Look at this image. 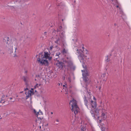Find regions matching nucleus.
<instances>
[{"mask_svg": "<svg viewBox=\"0 0 131 131\" xmlns=\"http://www.w3.org/2000/svg\"><path fill=\"white\" fill-rule=\"evenodd\" d=\"M72 41L75 42L74 45L73 50L75 53L78 55V57L81 63L84 62V59L86 57L88 54V51L84 48L82 44H79L77 41V36L73 35L71 38Z\"/></svg>", "mask_w": 131, "mask_h": 131, "instance_id": "nucleus-1", "label": "nucleus"}, {"mask_svg": "<svg viewBox=\"0 0 131 131\" xmlns=\"http://www.w3.org/2000/svg\"><path fill=\"white\" fill-rule=\"evenodd\" d=\"M85 90L83 92V95L84 96V101L85 105L88 109L90 110V112L91 113L92 116L93 117L94 119H95V116L94 112H98L99 111L97 108V104L95 102L96 98L95 97L93 96V99L94 100L93 101L91 100V99H89V101H88H88L87 100V98L85 94H87L88 96H89V97H91V93L88 92L87 90V89L86 87H84Z\"/></svg>", "mask_w": 131, "mask_h": 131, "instance_id": "nucleus-2", "label": "nucleus"}, {"mask_svg": "<svg viewBox=\"0 0 131 131\" xmlns=\"http://www.w3.org/2000/svg\"><path fill=\"white\" fill-rule=\"evenodd\" d=\"M57 60V63L55 64L59 68H64L67 70L70 69L73 70L75 69V67L73 64L72 59L69 56L66 57L65 59H62L61 62L58 60Z\"/></svg>", "mask_w": 131, "mask_h": 131, "instance_id": "nucleus-3", "label": "nucleus"}, {"mask_svg": "<svg viewBox=\"0 0 131 131\" xmlns=\"http://www.w3.org/2000/svg\"><path fill=\"white\" fill-rule=\"evenodd\" d=\"M51 59L52 57L50 54L47 52L44 51L43 54H39L37 60L38 63L41 65L48 66L49 65L48 60H50Z\"/></svg>", "mask_w": 131, "mask_h": 131, "instance_id": "nucleus-4", "label": "nucleus"}, {"mask_svg": "<svg viewBox=\"0 0 131 131\" xmlns=\"http://www.w3.org/2000/svg\"><path fill=\"white\" fill-rule=\"evenodd\" d=\"M62 27L60 26L59 27V29H57L58 35H57L55 37L54 36L52 37V38L54 39V38H55L56 39V40H54V42L60 44L62 42H63L64 40L65 39V37L64 35V32H63L61 30Z\"/></svg>", "mask_w": 131, "mask_h": 131, "instance_id": "nucleus-5", "label": "nucleus"}, {"mask_svg": "<svg viewBox=\"0 0 131 131\" xmlns=\"http://www.w3.org/2000/svg\"><path fill=\"white\" fill-rule=\"evenodd\" d=\"M82 67L84 68L83 70H82V76L83 80L85 82L86 84H88L90 81V77L89 73L85 66H84V64H82Z\"/></svg>", "mask_w": 131, "mask_h": 131, "instance_id": "nucleus-6", "label": "nucleus"}, {"mask_svg": "<svg viewBox=\"0 0 131 131\" xmlns=\"http://www.w3.org/2000/svg\"><path fill=\"white\" fill-rule=\"evenodd\" d=\"M111 1L112 3L115 6H116L117 8H118L117 12L118 14H119V16H121L123 19H125L126 16L122 10L120 5L118 3L117 0H111Z\"/></svg>", "mask_w": 131, "mask_h": 131, "instance_id": "nucleus-7", "label": "nucleus"}, {"mask_svg": "<svg viewBox=\"0 0 131 131\" xmlns=\"http://www.w3.org/2000/svg\"><path fill=\"white\" fill-rule=\"evenodd\" d=\"M70 106H71L72 108L71 110L72 112H74L75 114H77L79 111V108L77 105V101L73 99L70 101L69 103Z\"/></svg>", "mask_w": 131, "mask_h": 131, "instance_id": "nucleus-8", "label": "nucleus"}, {"mask_svg": "<svg viewBox=\"0 0 131 131\" xmlns=\"http://www.w3.org/2000/svg\"><path fill=\"white\" fill-rule=\"evenodd\" d=\"M15 41H13L12 43H10L9 44H8L7 48H8V50L11 53L13 52V45H14V48L15 49V51L14 52H16V50L17 49V43H15Z\"/></svg>", "mask_w": 131, "mask_h": 131, "instance_id": "nucleus-9", "label": "nucleus"}, {"mask_svg": "<svg viewBox=\"0 0 131 131\" xmlns=\"http://www.w3.org/2000/svg\"><path fill=\"white\" fill-rule=\"evenodd\" d=\"M25 94L26 95L27 99L30 96L32 95H33L34 94V89H31V90H28L27 92H25Z\"/></svg>", "mask_w": 131, "mask_h": 131, "instance_id": "nucleus-10", "label": "nucleus"}, {"mask_svg": "<svg viewBox=\"0 0 131 131\" xmlns=\"http://www.w3.org/2000/svg\"><path fill=\"white\" fill-rule=\"evenodd\" d=\"M61 53L65 56V58L64 59H65L66 57H67L68 56H69L71 58L68 53L67 49H63L61 51Z\"/></svg>", "mask_w": 131, "mask_h": 131, "instance_id": "nucleus-11", "label": "nucleus"}, {"mask_svg": "<svg viewBox=\"0 0 131 131\" xmlns=\"http://www.w3.org/2000/svg\"><path fill=\"white\" fill-rule=\"evenodd\" d=\"M102 112H103L102 114L101 117L102 118V119L103 120H105L107 118L106 116L105 115V113H106V110L104 109H102Z\"/></svg>", "mask_w": 131, "mask_h": 131, "instance_id": "nucleus-12", "label": "nucleus"}, {"mask_svg": "<svg viewBox=\"0 0 131 131\" xmlns=\"http://www.w3.org/2000/svg\"><path fill=\"white\" fill-rule=\"evenodd\" d=\"M60 49V48L57 46H56V47L51 46L50 47V50L51 51L53 50L54 51H58Z\"/></svg>", "mask_w": 131, "mask_h": 131, "instance_id": "nucleus-13", "label": "nucleus"}, {"mask_svg": "<svg viewBox=\"0 0 131 131\" xmlns=\"http://www.w3.org/2000/svg\"><path fill=\"white\" fill-rule=\"evenodd\" d=\"M60 52H58L56 54L55 56L56 57L54 59V60H58V58L59 57V55L60 54Z\"/></svg>", "mask_w": 131, "mask_h": 131, "instance_id": "nucleus-14", "label": "nucleus"}, {"mask_svg": "<svg viewBox=\"0 0 131 131\" xmlns=\"http://www.w3.org/2000/svg\"><path fill=\"white\" fill-rule=\"evenodd\" d=\"M22 79L26 83L28 81L29 79L28 77L27 76H23L22 77Z\"/></svg>", "mask_w": 131, "mask_h": 131, "instance_id": "nucleus-15", "label": "nucleus"}, {"mask_svg": "<svg viewBox=\"0 0 131 131\" xmlns=\"http://www.w3.org/2000/svg\"><path fill=\"white\" fill-rule=\"evenodd\" d=\"M14 2L20 4L24 3V1L23 0H15Z\"/></svg>", "mask_w": 131, "mask_h": 131, "instance_id": "nucleus-16", "label": "nucleus"}, {"mask_svg": "<svg viewBox=\"0 0 131 131\" xmlns=\"http://www.w3.org/2000/svg\"><path fill=\"white\" fill-rule=\"evenodd\" d=\"M64 80L65 78L66 79H67L68 78V81H69L70 82H71V79L70 77H69V76L68 75H68H65L64 76Z\"/></svg>", "mask_w": 131, "mask_h": 131, "instance_id": "nucleus-17", "label": "nucleus"}, {"mask_svg": "<svg viewBox=\"0 0 131 131\" xmlns=\"http://www.w3.org/2000/svg\"><path fill=\"white\" fill-rule=\"evenodd\" d=\"M57 5L59 6L61 8H63L64 6V4L62 3H60L59 4Z\"/></svg>", "mask_w": 131, "mask_h": 131, "instance_id": "nucleus-18", "label": "nucleus"}, {"mask_svg": "<svg viewBox=\"0 0 131 131\" xmlns=\"http://www.w3.org/2000/svg\"><path fill=\"white\" fill-rule=\"evenodd\" d=\"M38 115H43V113L41 111V110H39L38 112H37L36 115L38 116Z\"/></svg>", "mask_w": 131, "mask_h": 131, "instance_id": "nucleus-19", "label": "nucleus"}, {"mask_svg": "<svg viewBox=\"0 0 131 131\" xmlns=\"http://www.w3.org/2000/svg\"><path fill=\"white\" fill-rule=\"evenodd\" d=\"M110 60V59L109 58V56L108 55L107 56L106 58L105 59V61L106 62H108Z\"/></svg>", "mask_w": 131, "mask_h": 131, "instance_id": "nucleus-20", "label": "nucleus"}, {"mask_svg": "<svg viewBox=\"0 0 131 131\" xmlns=\"http://www.w3.org/2000/svg\"><path fill=\"white\" fill-rule=\"evenodd\" d=\"M41 85V84H36L34 86V89H36L39 86H40Z\"/></svg>", "mask_w": 131, "mask_h": 131, "instance_id": "nucleus-21", "label": "nucleus"}, {"mask_svg": "<svg viewBox=\"0 0 131 131\" xmlns=\"http://www.w3.org/2000/svg\"><path fill=\"white\" fill-rule=\"evenodd\" d=\"M36 77L37 78H40L42 77V75H37L36 76Z\"/></svg>", "mask_w": 131, "mask_h": 131, "instance_id": "nucleus-22", "label": "nucleus"}, {"mask_svg": "<svg viewBox=\"0 0 131 131\" xmlns=\"http://www.w3.org/2000/svg\"><path fill=\"white\" fill-rule=\"evenodd\" d=\"M58 18L59 19H60L61 18V16H62L61 15V14H58Z\"/></svg>", "mask_w": 131, "mask_h": 131, "instance_id": "nucleus-23", "label": "nucleus"}, {"mask_svg": "<svg viewBox=\"0 0 131 131\" xmlns=\"http://www.w3.org/2000/svg\"><path fill=\"white\" fill-rule=\"evenodd\" d=\"M33 111L34 114L36 115V114H37V112L36 111L35 109H34L33 110Z\"/></svg>", "mask_w": 131, "mask_h": 131, "instance_id": "nucleus-24", "label": "nucleus"}, {"mask_svg": "<svg viewBox=\"0 0 131 131\" xmlns=\"http://www.w3.org/2000/svg\"><path fill=\"white\" fill-rule=\"evenodd\" d=\"M101 89V86H99V90L100 91Z\"/></svg>", "mask_w": 131, "mask_h": 131, "instance_id": "nucleus-25", "label": "nucleus"}, {"mask_svg": "<svg viewBox=\"0 0 131 131\" xmlns=\"http://www.w3.org/2000/svg\"><path fill=\"white\" fill-rule=\"evenodd\" d=\"M4 102H5V101L4 102V101H3L2 100L1 101V103H4Z\"/></svg>", "mask_w": 131, "mask_h": 131, "instance_id": "nucleus-26", "label": "nucleus"}, {"mask_svg": "<svg viewBox=\"0 0 131 131\" xmlns=\"http://www.w3.org/2000/svg\"><path fill=\"white\" fill-rule=\"evenodd\" d=\"M5 39H7V40H8V39L9 38L8 37H6L5 38Z\"/></svg>", "mask_w": 131, "mask_h": 131, "instance_id": "nucleus-27", "label": "nucleus"}, {"mask_svg": "<svg viewBox=\"0 0 131 131\" xmlns=\"http://www.w3.org/2000/svg\"><path fill=\"white\" fill-rule=\"evenodd\" d=\"M101 121H101V120L100 119V120H99V123H100L101 122Z\"/></svg>", "mask_w": 131, "mask_h": 131, "instance_id": "nucleus-28", "label": "nucleus"}, {"mask_svg": "<svg viewBox=\"0 0 131 131\" xmlns=\"http://www.w3.org/2000/svg\"><path fill=\"white\" fill-rule=\"evenodd\" d=\"M92 130L94 131V128L93 127H92Z\"/></svg>", "mask_w": 131, "mask_h": 131, "instance_id": "nucleus-29", "label": "nucleus"}, {"mask_svg": "<svg viewBox=\"0 0 131 131\" xmlns=\"http://www.w3.org/2000/svg\"><path fill=\"white\" fill-rule=\"evenodd\" d=\"M28 90V89L27 88H26L25 89V91H26V90Z\"/></svg>", "mask_w": 131, "mask_h": 131, "instance_id": "nucleus-30", "label": "nucleus"}, {"mask_svg": "<svg viewBox=\"0 0 131 131\" xmlns=\"http://www.w3.org/2000/svg\"><path fill=\"white\" fill-rule=\"evenodd\" d=\"M56 121L57 122H59V120L57 119L56 120Z\"/></svg>", "mask_w": 131, "mask_h": 131, "instance_id": "nucleus-31", "label": "nucleus"}, {"mask_svg": "<svg viewBox=\"0 0 131 131\" xmlns=\"http://www.w3.org/2000/svg\"><path fill=\"white\" fill-rule=\"evenodd\" d=\"M65 85H66V84L65 85H63V87H66V86H65Z\"/></svg>", "mask_w": 131, "mask_h": 131, "instance_id": "nucleus-32", "label": "nucleus"}, {"mask_svg": "<svg viewBox=\"0 0 131 131\" xmlns=\"http://www.w3.org/2000/svg\"><path fill=\"white\" fill-rule=\"evenodd\" d=\"M72 87L71 86H69V91H70V89Z\"/></svg>", "mask_w": 131, "mask_h": 131, "instance_id": "nucleus-33", "label": "nucleus"}, {"mask_svg": "<svg viewBox=\"0 0 131 131\" xmlns=\"http://www.w3.org/2000/svg\"><path fill=\"white\" fill-rule=\"evenodd\" d=\"M46 33H47V32H44V34H45H45H46Z\"/></svg>", "mask_w": 131, "mask_h": 131, "instance_id": "nucleus-34", "label": "nucleus"}, {"mask_svg": "<svg viewBox=\"0 0 131 131\" xmlns=\"http://www.w3.org/2000/svg\"><path fill=\"white\" fill-rule=\"evenodd\" d=\"M114 25L115 26H116L117 25V24L116 23L114 24Z\"/></svg>", "mask_w": 131, "mask_h": 131, "instance_id": "nucleus-35", "label": "nucleus"}, {"mask_svg": "<svg viewBox=\"0 0 131 131\" xmlns=\"http://www.w3.org/2000/svg\"><path fill=\"white\" fill-rule=\"evenodd\" d=\"M98 119H99V117H98L97 118V120H98Z\"/></svg>", "mask_w": 131, "mask_h": 131, "instance_id": "nucleus-36", "label": "nucleus"}, {"mask_svg": "<svg viewBox=\"0 0 131 131\" xmlns=\"http://www.w3.org/2000/svg\"><path fill=\"white\" fill-rule=\"evenodd\" d=\"M51 114H53V113L52 112H51Z\"/></svg>", "mask_w": 131, "mask_h": 131, "instance_id": "nucleus-37", "label": "nucleus"}, {"mask_svg": "<svg viewBox=\"0 0 131 131\" xmlns=\"http://www.w3.org/2000/svg\"><path fill=\"white\" fill-rule=\"evenodd\" d=\"M97 83H99V82L97 81Z\"/></svg>", "mask_w": 131, "mask_h": 131, "instance_id": "nucleus-38", "label": "nucleus"}, {"mask_svg": "<svg viewBox=\"0 0 131 131\" xmlns=\"http://www.w3.org/2000/svg\"><path fill=\"white\" fill-rule=\"evenodd\" d=\"M50 117L51 118L52 117V116H50Z\"/></svg>", "mask_w": 131, "mask_h": 131, "instance_id": "nucleus-39", "label": "nucleus"}, {"mask_svg": "<svg viewBox=\"0 0 131 131\" xmlns=\"http://www.w3.org/2000/svg\"><path fill=\"white\" fill-rule=\"evenodd\" d=\"M16 56V54H14V57H15V56Z\"/></svg>", "mask_w": 131, "mask_h": 131, "instance_id": "nucleus-40", "label": "nucleus"}, {"mask_svg": "<svg viewBox=\"0 0 131 131\" xmlns=\"http://www.w3.org/2000/svg\"><path fill=\"white\" fill-rule=\"evenodd\" d=\"M76 119H77V118H76L75 119V121H76Z\"/></svg>", "mask_w": 131, "mask_h": 131, "instance_id": "nucleus-41", "label": "nucleus"}, {"mask_svg": "<svg viewBox=\"0 0 131 131\" xmlns=\"http://www.w3.org/2000/svg\"><path fill=\"white\" fill-rule=\"evenodd\" d=\"M54 33V31L53 32V34Z\"/></svg>", "mask_w": 131, "mask_h": 131, "instance_id": "nucleus-42", "label": "nucleus"}, {"mask_svg": "<svg viewBox=\"0 0 131 131\" xmlns=\"http://www.w3.org/2000/svg\"><path fill=\"white\" fill-rule=\"evenodd\" d=\"M67 92H66V94H67Z\"/></svg>", "mask_w": 131, "mask_h": 131, "instance_id": "nucleus-43", "label": "nucleus"}, {"mask_svg": "<svg viewBox=\"0 0 131 131\" xmlns=\"http://www.w3.org/2000/svg\"><path fill=\"white\" fill-rule=\"evenodd\" d=\"M32 103V102H31V101H30V103Z\"/></svg>", "mask_w": 131, "mask_h": 131, "instance_id": "nucleus-44", "label": "nucleus"}, {"mask_svg": "<svg viewBox=\"0 0 131 131\" xmlns=\"http://www.w3.org/2000/svg\"><path fill=\"white\" fill-rule=\"evenodd\" d=\"M41 127L40 126V128H41Z\"/></svg>", "mask_w": 131, "mask_h": 131, "instance_id": "nucleus-45", "label": "nucleus"}, {"mask_svg": "<svg viewBox=\"0 0 131 131\" xmlns=\"http://www.w3.org/2000/svg\"><path fill=\"white\" fill-rule=\"evenodd\" d=\"M25 72L27 73V71H25Z\"/></svg>", "mask_w": 131, "mask_h": 131, "instance_id": "nucleus-46", "label": "nucleus"}, {"mask_svg": "<svg viewBox=\"0 0 131 131\" xmlns=\"http://www.w3.org/2000/svg\"><path fill=\"white\" fill-rule=\"evenodd\" d=\"M96 88H97V86H96Z\"/></svg>", "mask_w": 131, "mask_h": 131, "instance_id": "nucleus-47", "label": "nucleus"}, {"mask_svg": "<svg viewBox=\"0 0 131 131\" xmlns=\"http://www.w3.org/2000/svg\"><path fill=\"white\" fill-rule=\"evenodd\" d=\"M48 125V124H47L46 125H47H47Z\"/></svg>", "mask_w": 131, "mask_h": 131, "instance_id": "nucleus-48", "label": "nucleus"}, {"mask_svg": "<svg viewBox=\"0 0 131 131\" xmlns=\"http://www.w3.org/2000/svg\"><path fill=\"white\" fill-rule=\"evenodd\" d=\"M62 21H63V19H62Z\"/></svg>", "mask_w": 131, "mask_h": 131, "instance_id": "nucleus-49", "label": "nucleus"}, {"mask_svg": "<svg viewBox=\"0 0 131 131\" xmlns=\"http://www.w3.org/2000/svg\"><path fill=\"white\" fill-rule=\"evenodd\" d=\"M35 80H36V79H35Z\"/></svg>", "mask_w": 131, "mask_h": 131, "instance_id": "nucleus-50", "label": "nucleus"}, {"mask_svg": "<svg viewBox=\"0 0 131 131\" xmlns=\"http://www.w3.org/2000/svg\"><path fill=\"white\" fill-rule=\"evenodd\" d=\"M36 90H35V92H36Z\"/></svg>", "mask_w": 131, "mask_h": 131, "instance_id": "nucleus-51", "label": "nucleus"}]
</instances>
